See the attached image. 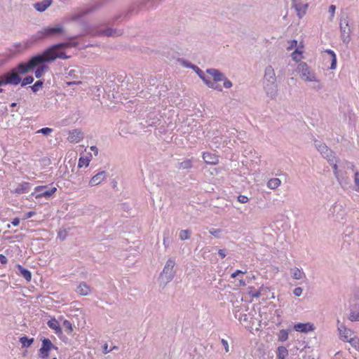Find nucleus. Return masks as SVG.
<instances>
[{"label":"nucleus","mask_w":359,"mask_h":359,"mask_svg":"<svg viewBox=\"0 0 359 359\" xmlns=\"http://www.w3.org/2000/svg\"><path fill=\"white\" fill-rule=\"evenodd\" d=\"M175 265V258H169L163 269V271L160 274V281L164 285L172 280L175 276V271L174 269Z\"/></svg>","instance_id":"nucleus-3"},{"label":"nucleus","mask_w":359,"mask_h":359,"mask_svg":"<svg viewBox=\"0 0 359 359\" xmlns=\"http://www.w3.org/2000/svg\"><path fill=\"white\" fill-rule=\"evenodd\" d=\"M274 82L276 81L275 71L271 66H267L264 70L263 82Z\"/></svg>","instance_id":"nucleus-12"},{"label":"nucleus","mask_w":359,"mask_h":359,"mask_svg":"<svg viewBox=\"0 0 359 359\" xmlns=\"http://www.w3.org/2000/svg\"><path fill=\"white\" fill-rule=\"evenodd\" d=\"M289 46L287 47V50H292L293 48H297V40H291L288 42Z\"/></svg>","instance_id":"nucleus-50"},{"label":"nucleus","mask_w":359,"mask_h":359,"mask_svg":"<svg viewBox=\"0 0 359 359\" xmlns=\"http://www.w3.org/2000/svg\"><path fill=\"white\" fill-rule=\"evenodd\" d=\"M79 71L75 69H66L65 78L69 80L79 79Z\"/></svg>","instance_id":"nucleus-26"},{"label":"nucleus","mask_w":359,"mask_h":359,"mask_svg":"<svg viewBox=\"0 0 359 359\" xmlns=\"http://www.w3.org/2000/svg\"><path fill=\"white\" fill-rule=\"evenodd\" d=\"M90 149L94 152L95 156H97L98 154V149L95 146L90 147Z\"/></svg>","instance_id":"nucleus-64"},{"label":"nucleus","mask_w":359,"mask_h":359,"mask_svg":"<svg viewBox=\"0 0 359 359\" xmlns=\"http://www.w3.org/2000/svg\"><path fill=\"white\" fill-rule=\"evenodd\" d=\"M33 81H34L33 76H26L21 81V82H22L21 86H25L26 85L32 83Z\"/></svg>","instance_id":"nucleus-43"},{"label":"nucleus","mask_w":359,"mask_h":359,"mask_svg":"<svg viewBox=\"0 0 359 359\" xmlns=\"http://www.w3.org/2000/svg\"><path fill=\"white\" fill-rule=\"evenodd\" d=\"M222 81H223V86L225 88H230L232 86V82L230 80L227 79L225 76H224V79Z\"/></svg>","instance_id":"nucleus-48"},{"label":"nucleus","mask_w":359,"mask_h":359,"mask_svg":"<svg viewBox=\"0 0 359 359\" xmlns=\"http://www.w3.org/2000/svg\"><path fill=\"white\" fill-rule=\"evenodd\" d=\"M276 353H277V358L285 359V358L288 355V351L285 346H281L277 348Z\"/></svg>","instance_id":"nucleus-33"},{"label":"nucleus","mask_w":359,"mask_h":359,"mask_svg":"<svg viewBox=\"0 0 359 359\" xmlns=\"http://www.w3.org/2000/svg\"><path fill=\"white\" fill-rule=\"evenodd\" d=\"M338 323V331L341 339L344 341H351L353 339V332L351 330L346 327L343 323H340L339 320H337Z\"/></svg>","instance_id":"nucleus-7"},{"label":"nucleus","mask_w":359,"mask_h":359,"mask_svg":"<svg viewBox=\"0 0 359 359\" xmlns=\"http://www.w3.org/2000/svg\"><path fill=\"white\" fill-rule=\"evenodd\" d=\"M324 158H325L327 160L328 163L330 164V159L333 158L334 160H338L337 158L335 156L334 153L332 150H330V154H325L323 156Z\"/></svg>","instance_id":"nucleus-46"},{"label":"nucleus","mask_w":359,"mask_h":359,"mask_svg":"<svg viewBox=\"0 0 359 359\" xmlns=\"http://www.w3.org/2000/svg\"><path fill=\"white\" fill-rule=\"evenodd\" d=\"M221 342H222V344L224 346V349H225V352L226 353H228L229 351V344H228V341L224 339H222L221 340Z\"/></svg>","instance_id":"nucleus-54"},{"label":"nucleus","mask_w":359,"mask_h":359,"mask_svg":"<svg viewBox=\"0 0 359 359\" xmlns=\"http://www.w3.org/2000/svg\"><path fill=\"white\" fill-rule=\"evenodd\" d=\"M264 89L268 97L275 99L277 95L278 86L276 81L264 82Z\"/></svg>","instance_id":"nucleus-8"},{"label":"nucleus","mask_w":359,"mask_h":359,"mask_svg":"<svg viewBox=\"0 0 359 359\" xmlns=\"http://www.w3.org/2000/svg\"><path fill=\"white\" fill-rule=\"evenodd\" d=\"M67 234V231L66 230L60 231L58 233V238H60L61 240L65 239Z\"/></svg>","instance_id":"nucleus-55"},{"label":"nucleus","mask_w":359,"mask_h":359,"mask_svg":"<svg viewBox=\"0 0 359 359\" xmlns=\"http://www.w3.org/2000/svg\"><path fill=\"white\" fill-rule=\"evenodd\" d=\"M53 130L50 128H43L36 132V133H41L45 136H48L53 133Z\"/></svg>","instance_id":"nucleus-42"},{"label":"nucleus","mask_w":359,"mask_h":359,"mask_svg":"<svg viewBox=\"0 0 359 359\" xmlns=\"http://www.w3.org/2000/svg\"><path fill=\"white\" fill-rule=\"evenodd\" d=\"M52 0H43L34 4L33 7L39 12H43L52 4Z\"/></svg>","instance_id":"nucleus-16"},{"label":"nucleus","mask_w":359,"mask_h":359,"mask_svg":"<svg viewBox=\"0 0 359 359\" xmlns=\"http://www.w3.org/2000/svg\"><path fill=\"white\" fill-rule=\"evenodd\" d=\"M20 341L23 347H29L32 344L34 339H28L27 337H22L20 339Z\"/></svg>","instance_id":"nucleus-36"},{"label":"nucleus","mask_w":359,"mask_h":359,"mask_svg":"<svg viewBox=\"0 0 359 359\" xmlns=\"http://www.w3.org/2000/svg\"><path fill=\"white\" fill-rule=\"evenodd\" d=\"M191 232L189 230H181L180 232V238L182 241H186L190 238Z\"/></svg>","instance_id":"nucleus-39"},{"label":"nucleus","mask_w":359,"mask_h":359,"mask_svg":"<svg viewBox=\"0 0 359 359\" xmlns=\"http://www.w3.org/2000/svg\"><path fill=\"white\" fill-rule=\"evenodd\" d=\"M62 326H63V328L65 329V330L67 333H70L73 331L72 324L70 321H69L67 320H64V321L62 323Z\"/></svg>","instance_id":"nucleus-38"},{"label":"nucleus","mask_w":359,"mask_h":359,"mask_svg":"<svg viewBox=\"0 0 359 359\" xmlns=\"http://www.w3.org/2000/svg\"><path fill=\"white\" fill-rule=\"evenodd\" d=\"M83 138V133L80 130L69 131L67 140L71 143H78Z\"/></svg>","instance_id":"nucleus-9"},{"label":"nucleus","mask_w":359,"mask_h":359,"mask_svg":"<svg viewBox=\"0 0 359 359\" xmlns=\"http://www.w3.org/2000/svg\"><path fill=\"white\" fill-rule=\"evenodd\" d=\"M292 6L295 8V10L297 13V15L299 18H302V15L305 14L306 11L308 8V4H304L302 3V1L292 4Z\"/></svg>","instance_id":"nucleus-20"},{"label":"nucleus","mask_w":359,"mask_h":359,"mask_svg":"<svg viewBox=\"0 0 359 359\" xmlns=\"http://www.w3.org/2000/svg\"><path fill=\"white\" fill-rule=\"evenodd\" d=\"M203 159L208 164L215 165L218 163L219 158L215 154L205 152L203 154Z\"/></svg>","instance_id":"nucleus-17"},{"label":"nucleus","mask_w":359,"mask_h":359,"mask_svg":"<svg viewBox=\"0 0 359 359\" xmlns=\"http://www.w3.org/2000/svg\"><path fill=\"white\" fill-rule=\"evenodd\" d=\"M168 231H165L163 233V245L165 248L168 247V244L167 243V238H168Z\"/></svg>","instance_id":"nucleus-57"},{"label":"nucleus","mask_w":359,"mask_h":359,"mask_svg":"<svg viewBox=\"0 0 359 359\" xmlns=\"http://www.w3.org/2000/svg\"><path fill=\"white\" fill-rule=\"evenodd\" d=\"M192 166V162L190 159L185 160L181 163H178L177 168L180 170H184L191 168Z\"/></svg>","instance_id":"nucleus-35"},{"label":"nucleus","mask_w":359,"mask_h":359,"mask_svg":"<svg viewBox=\"0 0 359 359\" xmlns=\"http://www.w3.org/2000/svg\"><path fill=\"white\" fill-rule=\"evenodd\" d=\"M122 32L120 30L107 28L100 32V34L106 36H117L121 35Z\"/></svg>","instance_id":"nucleus-25"},{"label":"nucleus","mask_w":359,"mask_h":359,"mask_svg":"<svg viewBox=\"0 0 359 359\" xmlns=\"http://www.w3.org/2000/svg\"><path fill=\"white\" fill-rule=\"evenodd\" d=\"M76 292L83 296H87L90 294L91 289L86 283L81 282L76 287Z\"/></svg>","instance_id":"nucleus-18"},{"label":"nucleus","mask_w":359,"mask_h":359,"mask_svg":"<svg viewBox=\"0 0 359 359\" xmlns=\"http://www.w3.org/2000/svg\"><path fill=\"white\" fill-rule=\"evenodd\" d=\"M31 185L29 182H22L15 188L13 192L17 194H22L29 192L30 190Z\"/></svg>","instance_id":"nucleus-19"},{"label":"nucleus","mask_w":359,"mask_h":359,"mask_svg":"<svg viewBox=\"0 0 359 359\" xmlns=\"http://www.w3.org/2000/svg\"><path fill=\"white\" fill-rule=\"evenodd\" d=\"M69 46L68 43H61L51 46L43 53L32 57L27 62L20 63L0 79V81L3 82V85L19 84L22 81L20 74H26L43 62H53L57 58H67L62 50Z\"/></svg>","instance_id":"nucleus-1"},{"label":"nucleus","mask_w":359,"mask_h":359,"mask_svg":"<svg viewBox=\"0 0 359 359\" xmlns=\"http://www.w3.org/2000/svg\"><path fill=\"white\" fill-rule=\"evenodd\" d=\"M294 330L297 332L307 333L313 330V325L310 323H297L294 325Z\"/></svg>","instance_id":"nucleus-15"},{"label":"nucleus","mask_w":359,"mask_h":359,"mask_svg":"<svg viewBox=\"0 0 359 359\" xmlns=\"http://www.w3.org/2000/svg\"><path fill=\"white\" fill-rule=\"evenodd\" d=\"M278 337L279 341H285L288 339V331L286 330H280Z\"/></svg>","instance_id":"nucleus-37"},{"label":"nucleus","mask_w":359,"mask_h":359,"mask_svg":"<svg viewBox=\"0 0 359 359\" xmlns=\"http://www.w3.org/2000/svg\"><path fill=\"white\" fill-rule=\"evenodd\" d=\"M81 81H68L65 83V84L68 86H71L72 85H79V84H81Z\"/></svg>","instance_id":"nucleus-56"},{"label":"nucleus","mask_w":359,"mask_h":359,"mask_svg":"<svg viewBox=\"0 0 359 359\" xmlns=\"http://www.w3.org/2000/svg\"><path fill=\"white\" fill-rule=\"evenodd\" d=\"M290 272L294 280H302L306 276L305 273L297 267L292 268Z\"/></svg>","instance_id":"nucleus-23"},{"label":"nucleus","mask_w":359,"mask_h":359,"mask_svg":"<svg viewBox=\"0 0 359 359\" xmlns=\"http://www.w3.org/2000/svg\"><path fill=\"white\" fill-rule=\"evenodd\" d=\"M338 160H334L333 158L330 159V165L332 166L333 169V173L337 180L339 182L340 180V175L339 170H338L337 165Z\"/></svg>","instance_id":"nucleus-27"},{"label":"nucleus","mask_w":359,"mask_h":359,"mask_svg":"<svg viewBox=\"0 0 359 359\" xmlns=\"http://www.w3.org/2000/svg\"><path fill=\"white\" fill-rule=\"evenodd\" d=\"M303 289L301 287H297L293 290V294L296 297H300L302 294Z\"/></svg>","instance_id":"nucleus-51"},{"label":"nucleus","mask_w":359,"mask_h":359,"mask_svg":"<svg viewBox=\"0 0 359 359\" xmlns=\"http://www.w3.org/2000/svg\"><path fill=\"white\" fill-rule=\"evenodd\" d=\"M325 53H328L330 56H331V66H330V69H336V67H337V57H336V54L334 53V52L330 49H327L325 50Z\"/></svg>","instance_id":"nucleus-34"},{"label":"nucleus","mask_w":359,"mask_h":359,"mask_svg":"<svg viewBox=\"0 0 359 359\" xmlns=\"http://www.w3.org/2000/svg\"><path fill=\"white\" fill-rule=\"evenodd\" d=\"M89 159L87 158H80L78 163V166L81 168L83 166L87 167L89 165Z\"/></svg>","instance_id":"nucleus-44"},{"label":"nucleus","mask_w":359,"mask_h":359,"mask_svg":"<svg viewBox=\"0 0 359 359\" xmlns=\"http://www.w3.org/2000/svg\"><path fill=\"white\" fill-rule=\"evenodd\" d=\"M20 274L22 276H23L26 280L30 281L32 278V274L27 269H24L21 265L18 264L17 266Z\"/></svg>","instance_id":"nucleus-31"},{"label":"nucleus","mask_w":359,"mask_h":359,"mask_svg":"<svg viewBox=\"0 0 359 359\" xmlns=\"http://www.w3.org/2000/svg\"><path fill=\"white\" fill-rule=\"evenodd\" d=\"M51 348H56V347H55L53 346V344H52V342L50 341V339H43L42 340V346H41V348H40L39 351L41 353V355H43V357H48V351L51 349Z\"/></svg>","instance_id":"nucleus-11"},{"label":"nucleus","mask_w":359,"mask_h":359,"mask_svg":"<svg viewBox=\"0 0 359 359\" xmlns=\"http://www.w3.org/2000/svg\"><path fill=\"white\" fill-rule=\"evenodd\" d=\"M56 191H57V188L56 187L48 188L47 187V189H43L41 193L37 194L35 196V197H36V198H41V197L49 198L53 194H54Z\"/></svg>","instance_id":"nucleus-22"},{"label":"nucleus","mask_w":359,"mask_h":359,"mask_svg":"<svg viewBox=\"0 0 359 359\" xmlns=\"http://www.w3.org/2000/svg\"><path fill=\"white\" fill-rule=\"evenodd\" d=\"M98 7H99L98 6H93V7H92L90 8L86 9L85 11H83V14L84 15H87L88 13H90L91 12H93V11H95L96 9H97Z\"/></svg>","instance_id":"nucleus-59"},{"label":"nucleus","mask_w":359,"mask_h":359,"mask_svg":"<svg viewBox=\"0 0 359 359\" xmlns=\"http://www.w3.org/2000/svg\"><path fill=\"white\" fill-rule=\"evenodd\" d=\"M354 183L355 185V191H359V172L358 171H355Z\"/></svg>","instance_id":"nucleus-45"},{"label":"nucleus","mask_w":359,"mask_h":359,"mask_svg":"<svg viewBox=\"0 0 359 359\" xmlns=\"http://www.w3.org/2000/svg\"><path fill=\"white\" fill-rule=\"evenodd\" d=\"M296 71L299 74L300 78L303 81L316 83V86L313 87L315 90H319L323 88V85L318 79L316 74L311 69L306 62H300L297 65Z\"/></svg>","instance_id":"nucleus-2"},{"label":"nucleus","mask_w":359,"mask_h":359,"mask_svg":"<svg viewBox=\"0 0 359 359\" xmlns=\"http://www.w3.org/2000/svg\"><path fill=\"white\" fill-rule=\"evenodd\" d=\"M43 81L39 80L32 86H31V88L34 93H36L43 86Z\"/></svg>","instance_id":"nucleus-40"},{"label":"nucleus","mask_w":359,"mask_h":359,"mask_svg":"<svg viewBox=\"0 0 359 359\" xmlns=\"http://www.w3.org/2000/svg\"><path fill=\"white\" fill-rule=\"evenodd\" d=\"M237 200L241 203H246L248 202L249 199L246 196L240 195L238 196Z\"/></svg>","instance_id":"nucleus-49"},{"label":"nucleus","mask_w":359,"mask_h":359,"mask_svg":"<svg viewBox=\"0 0 359 359\" xmlns=\"http://www.w3.org/2000/svg\"><path fill=\"white\" fill-rule=\"evenodd\" d=\"M35 215V212H33V211H30V212H27L25 213V218L26 219H28V218H30L32 217V216H34Z\"/></svg>","instance_id":"nucleus-62"},{"label":"nucleus","mask_w":359,"mask_h":359,"mask_svg":"<svg viewBox=\"0 0 359 359\" xmlns=\"http://www.w3.org/2000/svg\"><path fill=\"white\" fill-rule=\"evenodd\" d=\"M42 37H53L61 35L64 33V28L61 25L55 27H46L39 32Z\"/></svg>","instance_id":"nucleus-6"},{"label":"nucleus","mask_w":359,"mask_h":359,"mask_svg":"<svg viewBox=\"0 0 359 359\" xmlns=\"http://www.w3.org/2000/svg\"><path fill=\"white\" fill-rule=\"evenodd\" d=\"M348 319L351 322L359 321V303L350 308Z\"/></svg>","instance_id":"nucleus-14"},{"label":"nucleus","mask_w":359,"mask_h":359,"mask_svg":"<svg viewBox=\"0 0 359 359\" xmlns=\"http://www.w3.org/2000/svg\"><path fill=\"white\" fill-rule=\"evenodd\" d=\"M20 223V219L18 218H15L13 219L11 224L14 226H17Z\"/></svg>","instance_id":"nucleus-63"},{"label":"nucleus","mask_w":359,"mask_h":359,"mask_svg":"<svg viewBox=\"0 0 359 359\" xmlns=\"http://www.w3.org/2000/svg\"><path fill=\"white\" fill-rule=\"evenodd\" d=\"M342 210V206L339 204L334 203L329 210V215L334 217Z\"/></svg>","instance_id":"nucleus-32"},{"label":"nucleus","mask_w":359,"mask_h":359,"mask_svg":"<svg viewBox=\"0 0 359 359\" xmlns=\"http://www.w3.org/2000/svg\"><path fill=\"white\" fill-rule=\"evenodd\" d=\"M335 10H336V6L334 5H331L329 7V13H330V19L331 20L333 18V17L334 15Z\"/></svg>","instance_id":"nucleus-53"},{"label":"nucleus","mask_w":359,"mask_h":359,"mask_svg":"<svg viewBox=\"0 0 359 359\" xmlns=\"http://www.w3.org/2000/svg\"><path fill=\"white\" fill-rule=\"evenodd\" d=\"M45 62L41 64L37 65V69L34 72V74L36 78L39 79L44 75V73L48 70V67L46 65H43Z\"/></svg>","instance_id":"nucleus-24"},{"label":"nucleus","mask_w":359,"mask_h":359,"mask_svg":"<svg viewBox=\"0 0 359 359\" xmlns=\"http://www.w3.org/2000/svg\"><path fill=\"white\" fill-rule=\"evenodd\" d=\"M207 74H208L211 77H212L213 80L212 82H217L222 81L224 79V75L220 71L215 68H210L206 69Z\"/></svg>","instance_id":"nucleus-10"},{"label":"nucleus","mask_w":359,"mask_h":359,"mask_svg":"<svg viewBox=\"0 0 359 359\" xmlns=\"http://www.w3.org/2000/svg\"><path fill=\"white\" fill-rule=\"evenodd\" d=\"M43 189H47V187L46 186H38V187H36L34 190H35V192L38 193H41L43 191Z\"/></svg>","instance_id":"nucleus-58"},{"label":"nucleus","mask_w":359,"mask_h":359,"mask_svg":"<svg viewBox=\"0 0 359 359\" xmlns=\"http://www.w3.org/2000/svg\"><path fill=\"white\" fill-rule=\"evenodd\" d=\"M8 262V259L6 256L0 254V262L3 264H6Z\"/></svg>","instance_id":"nucleus-60"},{"label":"nucleus","mask_w":359,"mask_h":359,"mask_svg":"<svg viewBox=\"0 0 359 359\" xmlns=\"http://www.w3.org/2000/svg\"><path fill=\"white\" fill-rule=\"evenodd\" d=\"M209 233L211 235H212L217 238H219V235L221 233V230L219 229H211L209 230Z\"/></svg>","instance_id":"nucleus-47"},{"label":"nucleus","mask_w":359,"mask_h":359,"mask_svg":"<svg viewBox=\"0 0 359 359\" xmlns=\"http://www.w3.org/2000/svg\"><path fill=\"white\" fill-rule=\"evenodd\" d=\"M339 29L341 32V38L342 41L348 44L351 39V34L352 32L351 28L349 25L348 16L344 15L341 17L339 22Z\"/></svg>","instance_id":"nucleus-4"},{"label":"nucleus","mask_w":359,"mask_h":359,"mask_svg":"<svg viewBox=\"0 0 359 359\" xmlns=\"http://www.w3.org/2000/svg\"><path fill=\"white\" fill-rule=\"evenodd\" d=\"M107 175L104 171H101L94 175L89 182L90 187H94L100 184L102 181L106 179Z\"/></svg>","instance_id":"nucleus-13"},{"label":"nucleus","mask_w":359,"mask_h":359,"mask_svg":"<svg viewBox=\"0 0 359 359\" xmlns=\"http://www.w3.org/2000/svg\"><path fill=\"white\" fill-rule=\"evenodd\" d=\"M102 350H103V353L104 354H107L109 352H111L112 351V349H109L108 348V345L107 344H105L103 346H102Z\"/></svg>","instance_id":"nucleus-61"},{"label":"nucleus","mask_w":359,"mask_h":359,"mask_svg":"<svg viewBox=\"0 0 359 359\" xmlns=\"http://www.w3.org/2000/svg\"><path fill=\"white\" fill-rule=\"evenodd\" d=\"M190 68L196 72L197 75L203 80L207 86L219 91L222 90V86L220 84L215 83V82H212V80L209 77L205 76V73L200 68L194 65H191Z\"/></svg>","instance_id":"nucleus-5"},{"label":"nucleus","mask_w":359,"mask_h":359,"mask_svg":"<svg viewBox=\"0 0 359 359\" xmlns=\"http://www.w3.org/2000/svg\"><path fill=\"white\" fill-rule=\"evenodd\" d=\"M315 145L323 156L325 154H330L331 149H330L325 144L316 142Z\"/></svg>","instance_id":"nucleus-30"},{"label":"nucleus","mask_w":359,"mask_h":359,"mask_svg":"<svg viewBox=\"0 0 359 359\" xmlns=\"http://www.w3.org/2000/svg\"><path fill=\"white\" fill-rule=\"evenodd\" d=\"M246 271H241V270H236L235 272H233V273H231V277L232 278H235L236 277H237L239 274H245L246 273Z\"/></svg>","instance_id":"nucleus-52"},{"label":"nucleus","mask_w":359,"mask_h":359,"mask_svg":"<svg viewBox=\"0 0 359 359\" xmlns=\"http://www.w3.org/2000/svg\"><path fill=\"white\" fill-rule=\"evenodd\" d=\"M48 327L55 331L56 334L62 333V329L60 327L59 322L55 318H51L47 323Z\"/></svg>","instance_id":"nucleus-21"},{"label":"nucleus","mask_w":359,"mask_h":359,"mask_svg":"<svg viewBox=\"0 0 359 359\" xmlns=\"http://www.w3.org/2000/svg\"><path fill=\"white\" fill-rule=\"evenodd\" d=\"M281 184L278 178H271L267 182V187L270 189H276Z\"/></svg>","instance_id":"nucleus-28"},{"label":"nucleus","mask_w":359,"mask_h":359,"mask_svg":"<svg viewBox=\"0 0 359 359\" xmlns=\"http://www.w3.org/2000/svg\"><path fill=\"white\" fill-rule=\"evenodd\" d=\"M302 53V51L299 50L298 48H296V50L292 53L291 56L294 61L298 62L301 60Z\"/></svg>","instance_id":"nucleus-41"},{"label":"nucleus","mask_w":359,"mask_h":359,"mask_svg":"<svg viewBox=\"0 0 359 359\" xmlns=\"http://www.w3.org/2000/svg\"><path fill=\"white\" fill-rule=\"evenodd\" d=\"M249 294L252 297H259L262 294L268 290L267 287H261L258 290H253V287L249 288Z\"/></svg>","instance_id":"nucleus-29"}]
</instances>
